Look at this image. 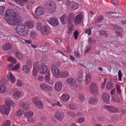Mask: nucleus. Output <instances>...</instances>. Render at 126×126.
I'll return each mask as SVG.
<instances>
[{
	"mask_svg": "<svg viewBox=\"0 0 126 126\" xmlns=\"http://www.w3.org/2000/svg\"><path fill=\"white\" fill-rule=\"evenodd\" d=\"M98 100L97 98L94 97H91L90 98L89 101V103L90 104H94L98 101Z\"/></svg>",
	"mask_w": 126,
	"mask_h": 126,
	"instance_id": "c85d7f7f",
	"label": "nucleus"
},
{
	"mask_svg": "<svg viewBox=\"0 0 126 126\" xmlns=\"http://www.w3.org/2000/svg\"><path fill=\"white\" fill-rule=\"evenodd\" d=\"M26 25L24 24H22L20 25H18L16 28V31L18 33H19L23 31L26 29Z\"/></svg>",
	"mask_w": 126,
	"mask_h": 126,
	"instance_id": "9b49d317",
	"label": "nucleus"
},
{
	"mask_svg": "<svg viewBox=\"0 0 126 126\" xmlns=\"http://www.w3.org/2000/svg\"><path fill=\"white\" fill-rule=\"evenodd\" d=\"M19 64L18 63H17L15 65L14 67L12 68V70H17L19 68Z\"/></svg>",
	"mask_w": 126,
	"mask_h": 126,
	"instance_id": "e2e57ef3",
	"label": "nucleus"
},
{
	"mask_svg": "<svg viewBox=\"0 0 126 126\" xmlns=\"http://www.w3.org/2000/svg\"><path fill=\"white\" fill-rule=\"evenodd\" d=\"M99 34L100 35L105 36L106 35L107 33L106 31L104 30H103L100 31H99Z\"/></svg>",
	"mask_w": 126,
	"mask_h": 126,
	"instance_id": "5fc2aeb1",
	"label": "nucleus"
},
{
	"mask_svg": "<svg viewBox=\"0 0 126 126\" xmlns=\"http://www.w3.org/2000/svg\"><path fill=\"white\" fill-rule=\"evenodd\" d=\"M6 88L5 85H0V92L1 93H4L6 91Z\"/></svg>",
	"mask_w": 126,
	"mask_h": 126,
	"instance_id": "c9c22d12",
	"label": "nucleus"
},
{
	"mask_svg": "<svg viewBox=\"0 0 126 126\" xmlns=\"http://www.w3.org/2000/svg\"><path fill=\"white\" fill-rule=\"evenodd\" d=\"M121 86L119 84L116 85V88L117 93L120 95L121 94V91L120 89Z\"/></svg>",
	"mask_w": 126,
	"mask_h": 126,
	"instance_id": "79ce46f5",
	"label": "nucleus"
},
{
	"mask_svg": "<svg viewBox=\"0 0 126 126\" xmlns=\"http://www.w3.org/2000/svg\"><path fill=\"white\" fill-rule=\"evenodd\" d=\"M21 95V92L19 91H17L14 94L13 97L15 98L18 99L20 97Z\"/></svg>",
	"mask_w": 126,
	"mask_h": 126,
	"instance_id": "2f4dec72",
	"label": "nucleus"
},
{
	"mask_svg": "<svg viewBox=\"0 0 126 126\" xmlns=\"http://www.w3.org/2000/svg\"><path fill=\"white\" fill-rule=\"evenodd\" d=\"M23 113L22 110L20 109H19L17 111L16 113V115L18 116H20L22 115Z\"/></svg>",
	"mask_w": 126,
	"mask_h": 126,
	"instance_id": "3c124183",
	"label": "nucleus"
},
{
	"mask_svg": "<svg viewBox=\"0 0 126 126\" xmlns=\"http://www.w3.org/2000/svg\"><path fill=\"white\" fill-rule=\"evenodd\" d=\"M115 32L117 34V37H118L119 36L120 38H122L123 37V35L120 32V31H116Z\"/></svg>",
	"mask_w": 126,
	"mask_h": 126,
	"instance_id": "6e6d98bb",
	"label": "nucleus"
},
{
	"mask_svg": "<svg viewBox=\"0 0 126 126\" xmlns=\"http://www.w3.org/2000/svg\"><path fill=\"white\" fill-rule=\"evenodd\" d=\"M55 117L59 121H61L64 117V115L62 112L57 111L55 114Z\"/></svg>",
	"mask_w": 126,
	"mask_h": 126,
	"instance_id": "ddd939ff",
	"label": "nucleus"
},
{
	"mask_svg": "<svg viewBox=\"0 0 126 126\" xmlns=\"http://www.w3.org/2000/svg\"><path fill=\"white\" fill-rule=\"evenodd\" d=\"M68 107L69 109L73 110H75L76 108V106L74 105L73 103H71L68 106Z\"/></svg>",
	"mask_w": 126,
	"mask_h": 126,
	"instance_id": "603ef678",
	"label": "nucleus"
},
{
	"mask_svg": "<svg viewBox=\"0 0 126 126\" xmlns=\"http://www.w3.org/2000/svg\"><path fill=\"white\" fill-rule=\"evenodd\" d=\"M69 76L68 73L66 71L60 72L58 78H65L68 77Z\"/></svg>",
	"mask_w": 126,
	"mask_h": 126,
	"instance_id": "b1692460",
	"label": "nucleus"
},
{
	"mask_svg": "<svg viewBox=\"0 0 126 126\" xmlns=\"http://www.w3.org/2000/svg\"><path fill=\"white\" fill-rule=\"evenodd\" d=\"M50 67L53 75L57 78L60 72L58 68L54 64H51Z\"/></svg>",
	"mask_w": 126,
	"mask_h": 126,
	"instance_id": "20e7f679",
	"label": "nucleus"
},
{
	"mask_svg": "<svg viewBox=\"0 0 126 126\" xmlns=\"http://www.w3.org/2000/svg\"><path fill=\"white\" fill-rule=\"evenodd\" d=\"M32 100L33 102L35 104H36L39 101V99L37 97H33L32 98Z\"/></svg>",
	"mask_w": 126,
	"mask_h": 126,
	"instance_id": "8fccbe9b",
	"label": "nucleus"
},
{
	"mask_svg": "<svg viewBox=\"0 0 126 126\" xmlns=\"http://www.w3.org/2000/svg\"><path fill=\"white\" fill-rule=\"evenodd\" d=\"M0 109L2 114H4L6 115H8L10 109L8 107L6 108L5 105H3L1 106Z\"/></svg>",
	"mask_w": 126,
	"mask_h": 126,
	"instance_id": "9d476101",
	"label": "nucleus"
},
{
	"mask_svg": "<svg viewBox=\"0 0 126 126\" xmlns=\"http://www.w3.org/2000/svg\"><path fill=\"white\" fill-rule=\"evenodd\" d=\"M9 77V79L11 82H15V78L11 73H10Z\"/></svg>",
	"mask_w": 126,
	"mask_h": 126,
	"instance_id": "de8ad7c7",
	"label": "nucleus"
},
{
	"mask_svg": "<svg viewBox=\"0 0 126 126\" xmlns=\"http://www.w3.org/2000/svg\"><path fill=\"white\" fill-rule=\"evenodd\" d=\"M36 106L39 108L42 109L43 107V105L42 102L40 101H39L37 103L35 104Z\"/></svg>",
	"mask_w": 126,
	"mask_h": 126,
	"instance_id": "a19ab883",
	"label": "nucleus"
},
{
	"mask_svg": "<svg viewBox=\"0 0 126 126\" xmlns=\"http://www.w3.org/2000/svg\"><path fill=\"white\" fill-rule=\"evenodd\" d=\"M40 87L41 89L46 91H51L52 89L51 87L44 83L41 84L40 85Z\"/></svg>",
	"mask_w": 126,
	"mask_h": 126,
	"instance_id": "f8f14e48",
	"label": "nucleus"
},
{
	"mask_svg": "<svg viewBox=\"0 0 126 126\" xmlns=\"http://www.w3.org/2000/svg\"><path fill=\"white\" fill-rule=\"evenodd\" d=\"M91 79V76L90 74H86L85 76V83L87 84L89 83L90 82Z\"/></svg>",
	"mask_w": 126,
	"mask_h": 126,
	"instance_id": "72a5a7b5",
	"label": "nucleus"
},
{
	"mask_svg": "<svg viewBox=\"0 0 126 126\" xmlns=\"http://www.w3.org/2000/svg\"><path fill=\"white\" fill-rule=\"evenodd\" d=\"M46 75L45 76V80L46 83L49 84H52L53 83L52 80L50 79V75L49 73H47Z\"/></svg>",
	"mask_w": 126,
	"mask_h": 126,
	"instance_id": "412c9836",
	"label": "nucleus"
},
{
	"mask_svg": "<svg viewBox=\"0 0 126 126\" xmlns=\"http://www.w3.org/2000/svg\"><path fill=\"white\" fill-rule=\"evenodd\" d=\"M90 90L93 95L96 96L98 95V86L95 83H92L90 84Z\"/></svg>",
	"mask_w": 126,
	"mask_h": 126,
	"instance_id": "7ed1b4c3",
	"label": "nucleus"
},
{
	"mask_svg": "<svg viewBox=\"0 0 126 126\" xmlns=\"http://www.w3.org/2000/svg\"><path fill=\"white\" fill-rule=\"evenodd\" d=\"M85 32L86 33H88V35H90L91 33V31L90 29V28L89 27L88 28H86L85 30Z\"/></svg>",
	"mask_w": 126,
	"mask_h": 126,
	"instance_id": "bf43d9fd",
	"label": "nucleus"
},
{
	"mask_svg": "<svg viewBox=\"0 0 126 126\" xmlns=\"http://www.w3.org/2000/svg\"><path fill=\"white\" fill-rule=\"evenodd\" d=\"M0 83L2 84V85H5L8 83V81H7L5 78H2L0 81Z\"/></svg>",
	"mask_w": 126,
	"mask_h": 126,
	"instance_id": "09e8293b",
	"label": "nucleus"
},
{
	"mask_svg": "<svg viewBox=\"0 0 126 126\" xmlns=\"http://www.w3.org/2000/svg\"><path fill=\"white\" fill-rule=\"evenodd\" d=\"M41 68L39 70V73L41 74L45 73L47 70V66L45 64H43L41 66Z\"/></svg>",
	"mask_w": 126,
	"mask_h": 126,
	"instance_id": "aec40b11",
	"label": "nucleus"
},
{
	"mask_svg": "<svg viewBox=\"0 0 126 126\" xmlns=\"http://www.w3.org/2000/svg\"><path fill=\"white\" fill-rule=\"evenodd\" d=\"M23 108L25 110H28L29 109L30 107L29 104L26 103H23L21 105Z\"/></svg>",
	"mask_w": 126,
	"mask_h": 126,
	"instance_id": "e433bc0d",
	"label": "nucleus"
},
{
	"mask_svg": "<svg viewBox=\"0 0 126 126\" xmlns=\"http://www.w3.org/2000/svg\"><path fill=\"white\" fill-rule=\"evenodd\" d=\"M62 82L58 81L55 83L54 88L55 90L57 91H59L61 90L62 87Z\"/></svg>",
	"mask_w": 126,
	"mask_h": 126,
	"instance_id": "dca6fc26",
	"label": "nucleus"
},
{
	"mask_svg": "<svg viewBox=\"0 0 126 126\" xmlns=\"http://www.w3.org/2000/svg\"><path fill=\"white\" fill-rule=\"evenodd\" d=\"M102 97L104 102L107 104L110 103V97L109 95L107 93L104 92L102 95Z\"/></svg>",
	"mask_w": 126,
	"mask_h": 126,
	"instance_id": "1a4fd4ad",
	"label": "nucleus"
},
{
	"mask_svg": "<svg viewBox=\"0 0 126 126\" xmlns=\"http://www.w3.org/2000/svg\"><path fill=\"white\" fill-rule=\"evenodd\" d=\"M82 19V16L81 14H78L76 16L74 21L76 24H79L80 23Z\"/></svg>",
	"mask_w": 126,
	"mask_h": 126,
	"instance_id": "2eb2a0df",
	"label": "nucleus"
},
{
	"mask_svg": "<svg viewBox=\"0 0 126 126\" xmlns=\"http://www.w3.org/2000/svg\"><path fill=\"white\" fill-rule=\"evenodd\" d=\"M5 19L7 22L12 25L20 24L22 21V18L19 15L18 13L10 9L6 11Z\"/></svg>",
	"mask_w": 126,
	"mask_h": 126,
	"instance_id": "f257e3e1",
	"label": "nucleus"
},
{
	"mask_svg": "<svg viewBox=\"0 0 126 126\" xmlns=\"http://www.w3.org/2000/svg\"><path fill=\"white\" fill-rule=\"evenodd\" d=\"M112 26H113V28L115 30H116V31H122V30H123L122 28L120 26H118L116 24H114L113 25H112Z\"/></svg>",
	"mask_w": 126,
	"mask_h": 126,
	"instance_id": "58836bf2",
	"label": "nucleus"
},
{
	"mask_svg": "<svg viewBox=\"0 0 126 126\" xmlns=\"http://www.w3.org/2000/svg\"><path fill=\"white\" fill-rule=\"evenodd\" d=\"M39 69V65L38 62H35L33 64V74L34 76H37Z\"/></svg>",
	"mask_w": 126,
	"mask_h": 126,
	"instance_id": "423d86ee",
	"label": "nucleus"
},
{
	"mask_svg": "<svg viewBox=\"0 0 126 126\" xmlns=\"http://www.w3.org/2000/svg\"><path fill=\"white\" fill-rule=\"evenodd\" d=\"M83 74V71L82 70H80L79 72L78 75L79 78L81 79L82 78V76Z\"/></svg>",
	"mask_w": 126,
	"mask_h": 126,
	"instance_id": "0e129e2a",
	"label": "nucleus"
},
{
	"mask_svg": "<svg viewBox=\"0 0 126 126\" xmlns=\"http://www.w3.org/2000/svg\"><path fill=\"white\" fill-rule=\"evenodd\" d=\"M103 17L102 15L99 16L97 18L96 21L98 22H100L102 21L103 19Z\"/></svg>",
	"mask_w": 126,
	"mask_h": 126,
	"instance_id": "4d7b16f0",
	"label": "nucleus"
},
{
	"mask_svg": "<svg viewBox=\"0 0 126 126\" xmlns=\"http://www.w3.org/2000/svg\"><path fill=\"white\" fill-rule=\"evenodd\" d=\"M67 16L65 14L62 15L60 17V19L62 24H65L67 22Z\"/></svg>",
	"mask_w": 126,
	"mask_h": 126,
	"instance_id": "5701e85b",
	"label": "nucleus"
},
{
	"mask_svg": "<svg viewBox=\"0 0 126 126\" xmlns=\"http://www.w3.org/2000/svg\"><path fill=\"white\" fill-rule=\"evenodd\" d=\"M50 28L47 25H44L42 28L40 32L42 34L44 35H48L50 32Z\"/></svg>",
	"mask_w": 126,
	"mask_h": 126,
	"instance_id": "39448f33",
	"label": "nucleus"
},
{
	"mask_svg": "<svg viewBox=\"0 0 126 126\" xmlns=\"http://www.w3.org/2000/svg\"><path fill=\"white\" fill-rule=\"evenodd\" d=\"M44 10L43 6H38L35 10V14L38 16H40L43 15L44 13Z\"/></svg>",
	"mask_w": 126,
	"mask_h": 126,
	"instance_id": "6e6552de",
	"label": "nucleus"
},
{
	"mask_svg": "<svg viewBox=\"0 0 126 126\" xmlns=\"http://www.w3.org/2000/svg\"><path fill=\"white\" fill-rule=\"evenodd\" d=\"M8 60L11 63H14L15 64L16 62V60L12 56H9L7 58Z\"/></svg>",
	"mask_w": 126,
	"mask_h": 126,
	"instance_id": "37998d69",
	"label": "nucleus"
},
{
	"mask_svg": "<svg viewBox=\"0 0 126 126\" xmlns=\"http://www.w3.org/2000/svg\"><path fill=\"white\" fill-rule=\"evenodd\" d=\"M111 3L113 4L115 6H117L119 2L117 0H112Z\"/></svg>",
	"mask_w": 126,
	"mask_h": 126,
	"instance_id": "052dcab7",
	"label": "nucleus"
},
{
	"mask_svg": "<svg viewBox=\"0 0 126 126\" xmlns=\"http://www.w3.org/2000/svg\"><path fill=\"white\" fill-rule=\"evenodd\" d=\"M79 7V5L77 3H73L71 5V9L72 10H75L78 9Z\"/></svg>",
	"mask_w": 126,
	"mask_h": 126,
	"instance_id": "4c0bfd02",
	"label": "nucleus"
},
{
	"mask_svg": "<svg viewBox=\"0 0 126 126\" xmlns=\"http://www.w3.org/2000/svg\"><path fill=\"white\" fill-rule=\"evenodd\" d=\"M29 31L28 29L27 28H26V29L23 31H21L19 33L21 35L24 37H25L28 34Z\"/></svg>",
	"mask_w": 126,
	"mask_h": 126,
	"instance_id": "c756f323",
	"label": "nucleus"
},
{
	"mask_svg": "<svg viewBox=\"0 0 126 126\" xmlns=\"http://www.w3.org/2000/svg\"><path fill=\"white\" fill-rule=\"evenodd\" d=\"M30 36L32 38H34L37 36L36 33L35 31H32L30 34Z\"/></svg>",
	"mask_w": 126,
	"mask_h": 126,
	"instance_id": "a18cd8bd",
	"label": "nucleus"
},
{
	"mask_svg": "<svg viewBox=\"0 0 126 126\" xmlns=\"http://www.w3.org/2000/svg\"><path fill=\"white\" fill-rule=\"evenodd\" d=\"M55 41L58 45H60L62 42L61 40L59 38H55Z\"/></svg>",
	"mask_w": 126,
	"mask_h": 126,
	"instance_id": "864d4df0",
	"label": "nucleus"
},
{
	"mask_svg": "<svg viewBox=\"0 0 126 126\" xmlns=\"http://www.w3.org/2000/svg\"><path fill=\"white\" fill-rule=\"evenodd\" d=\"M26 63L27 64L29 65V66H31L32 64V62L31 60H27Z\"/></svg>",
	"mask_w": 126,
	"mask_h": 126,
	"instance_id": "774afa93",
	"label": "nucleus"
},
{
	"mask_svg": "<svg viewBox=\"0 0 126 126\" xmlns=\"http://www.w3.org/2000/svg\"><path fill=\"white\" fill-rule=\"evenodd\" d=\"M44 7L46 11L48 13L52 14L55 11L56 5L54 1L49 0L45 3Z\"/></svg>",
	"mask_w": 126,
	"mask_h": 126,
	"instance_id": "f03ea898",
	"label": "nucleus"
},
{
	"mask_svg": "<svg viewBox=\"0 0 126 126\" xmlns=\"http://www.w3.org/2000/svg\"><path fill=\"white\" fill-rule=\"evenodd\" d=\"M36 28L37 30H41L42 27V24L40 22H38L36 24Z\"/></svg>",
	"mask_w": 126,
	"mask_h": 126,
	"instance_id": "c03bdc74",
	"label": "nucleus"
},
{
	"mask_svg": "<svg viewBox=\"0 0 126 126\" xmlns=\"http://www.w3.org/2000/svg\"><path fill=\"white\" fill-rule=\"evenodd\" d=\"M26 26L27 27H26L27 28L28 27L30 28H32L34 26V24L32 22L29 21L27 22V25H26Z\"/></svg>",
	"mask_w": 126,
	"mask_h": 126,
	"instance_id": "ea45409f",
	"label": "nucleus"
},
{
	"mask_svg": "<svg viewBox=\"0 0 126 126\" xmlns=\"http://www.w3.org/2000/svg\"><path fill=\"white\" fill-rule=\"evenodd\" d=\"M22 69L23 72L26 74L28 73L30 71L29 67L26 65H23Z\"/></svg>",
	"mask_w": 126,
	"mask_h": 126,
	"instance_id": "bb28decb",
	"label": "nucleus"
},
{
	"mask_svg": "<svg viewBox=\"0 0 126 126\" xmlns=\"http://www.w3.org/2000/svg\"><path fill=\"white\" fill-rule=\"evenodd\" d=\"M66 81L67 83L71 85L74 86H77L76 81L74 79L69 78L66 79Z\"/></svg>",
	"mask_w": 126,
	"mask_h": 126,
	"instance_id": "f3484780",
	"label": "nucleus"
},
{
	"mask_svg": "<svg viewBox=\"0 0 126 126\" xmlns=\"http://www.w3.org/2000/svg\"><path fill=\"white\" fill-rule=\"evenodd\" d=\"M33 114V112L32 111H27L25 112L24 115L25 116L30 118L32 117Z\"/></svg>",
	"mask_w": 126,
	"mask_h": 126,
	"instance_id": "f704fd0d",
	"label": "nucleus"
},
{
	"mask_svg": "<svg viewBox=\"0 0 126 126\" xmlns=\"http://www.w3.org/2000/svg\"><path fill=\"white\" fill-rule=\"evenodd\" d=\"M14 53L16 57L20 60H22L23 59L22 54L17 49H16L14 51Z\"/></svg>",
	"mask_w": 126,
	"mask_h": 126,
	"instance_id": "6ab92c4d",
	"label": "nucleus"
},
{
	"mask_svg": "<svg viewBox=\"0 0 126 126\" xmlns=\"http://www.w3.org/2000/svg\"><path fill=\"white\" fill-rule=\"evenodd\" d=\"M16 83L17 85L18 86H21L23 84L22 81L20 80H17Z\"/></svg>",
	"mask_w": 126,
	"mask_h": 126,
	"instance_id": "69168bd1",
	"label": "nucleus"
},
{
	"mask_svg": "<svg viewBox=\"0 0 126 126\" xmlns=\"http://www.w3.org/2000/svg\"><path fill=\"white\" fill-rule=\"evenodd\" d=\"M74 16L73 13H71L69 16V17L68 20V23H72L73 20V19Z\"/></svg>",
	"mask_w": 126,
	"mask_h": 126,
	"instance_id": "7c9ffc66",
	"label": "nucleus"
},
{
	"mask_svg": "<svg viewBox=\"0 0 126 126\" xmlns=\"http://www.w3.org/2000/svg\"><path fill=\"white\" fill-rule=\"evenodd\" d=\"M70 98V95L66 93L63 94L61 97V99L62 101L65 102L68 101Z\"/></svg>",
	"mask_w": 126,
	"mask_h": 126,
	"instance_id": "a211bd4d",
	"label": "nucleus"
},
{
	"mask_svg": "<svg viewBox=\"0 0 126 126\" xmlns=\"http://www.w3.org/2000/svg\"><path fill=\"white\" fill-rule=\"evenodd\" d=\"M11 121L9 120H7L3 123L2 126H10Z\"/></svg>",
	"mask_w": 126,
	"mask_h": 126,
	"instance_id": "49530a36",
	"label": "nucleus"
},
{
	"mask_svg": "<svg viewBox=\"0 0 126 126\" xmlns=\"http://www.w3.org/2000/svg\"><path fill=\"white\" fill-rule=\"evenodd\" d=\"M12 47V46L9 43H6L2 47L3 49L5 51L8 50Z\"/></svg>",
	"mask_w": 126,
	"mask_h": 126,
	"instance_id": "a878e982",
	"label": "nucleus"
},
{
	"mask_svg": "<svg viewBox=\"0 0 126 126\" xmlns=\"http://www.w3.org/2000/svg\"><path fill=\"white\" fill-rule=\"evenodd\" d=\"M69 27L68 30V34H71L72 33V31L73 30L74 28V25L71 23H69Z\"/></svg>",
	"mask_w": 126,
	"mask_h": 126,
	"instance_id": "473e14b6",
	"label": "nucleus"
},
{
	"mask_svg": "<svg viewBox=\"0 0 126 126\" xmlns=\"http://www.w3.org/2000/svg\"><path fill=\"white\" fill-rule=\"evenodd\" d=\"M5 104L7 107L10 109L11 107H13L15 105V103L12 100H11L6 101L5 102Z\"/></svg>",
	"mask_w": 126,
	"mask_h": 126,
	"instance_id": "4be33fe9",
	"label": "nucleus"
},
{
	"mask_svg": "<svg viewBox=\"0 0 126 126\" xmlns=\"http://www.w3.org/2000/svg\"><path fill=\"white\" fill-rule=\"evenodd\" d=\"M113 87V83L110 81H108L106 83V88L107 90H111Z\"/></svg>",
	"mask_w": 126,
	"mask_h": 126,
	"instance_id": "cd10ccee",
	"label": "nucleus"
},
{
	"mask_svg": "<svg viewBox=\"0 0 126 126\" xmlns=\"http://www.w3.org/2000/svg\"><path fill=\"white\" fill-rule=\"evenodd\" d=\"M78 34L79 32L78 31L75 30V32H74L73 34L75 37V40H76L77 39Z\"/></svg>",
	"mask_w": 126,
	"mask_h": 126,
	"instance_id": "680f3d73",
	"label": "nucleus"
},
{
	"mask_svg": "<svg viewBox=\"0 0 126 126\" xmlns=\"http://www.w3.org/2000/svg\"><path fill=\"white\" fill-rule=\"evenodd\" d=\"M104 108L107 109L110 112H116L118 111V109L114 106L106 105L104 106Z\"/></svg>",
	"mask_w": 126,
	"mask_h": 126,
	"instance_id": "4468645a",
	"label": "nucleus"
},
{
	"mask_svg": "<svg viewBox=\"0 0 126 126\" xmlns=\"http://www.w3.org/2000/svg\"><path fill=\"white\" fill-rule=\"evenodd\" d=\"M122 76L123 75L121 73V71L120 70H119L118 73V76L119 80L121 81L122 80L121 78L122 77Z\"/></svg>",
	"mask_w": 126,
	"mask_h": 126,
	"instance_id": "13d9d810",
	"label": "nucleus"
},
{
	"mask_svg": "<svg viewBox=\"0 0 126 126\" xmlns=\"http://www.w3.org/2000/svg\"><path fill=\"white\" fill-rule=\"evenodd\" d=\"M48 22L53 26H56L59 24V22L57 18L53 17L50 18L48 20Z\"/></svg>",
	"mask_w": 126,
	"mask_h": 126,
	"instance_id": "0eeeda50",
	"label": "nucleus"
},
{
	"mask_svg": "<svg viewBox=\"0 0 126 126\" xmlns=\"http://www.w3.org/2000/svg\"><path fill=\"white\" fill-rule=\"evenodd\" d=\"M17 4L22 6L28 1V0H14Z\"/></svg>",
	"mask_w": 126,
	"mask_h": 126,
	"instance_id": "393cba45",
	"label": "nucleus"
},
{
	"mask_svg": "<svg viewBox=\"0 0 126 126\" xmlns=\"http://www.w3.org/2000/svg\"><path fill=\"white\" fill-rule=\"evenodd\" d=\"M79 99L80 101L82 102L84 100L85 98L83 95H81L79 97Z\"/></svg>",
	"mask_w": 126,
	"mask_h": 126,
	"instance_id": "338daca9",
	"label": "nucleus"
}]
</instances>
